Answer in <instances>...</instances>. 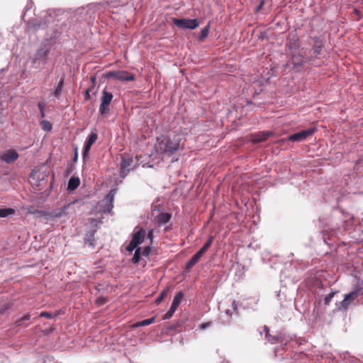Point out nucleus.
<instances>
[{"label":"nucleus","instance_id":"b1692460","mask_svg":"<svg viewBox=\"0 0 363 363\" xmlns=\"http://www.w3.org/2000/svg\"><path fill=\"white\" fill-rule=\"evenodd\" d=\"M184 294L182 291H179L176 294V295L174 297L172 305H174L175 306L178 307L179 305L181 303L182 300L183 298Z\"/></svg>","mask_w":363,"mask_h":363},{"label":"nucleus","instance_id":"dca6fc26","mask_svg":"<svg viewBox=\"0 0 363 363\" xmlns=\"http://www.w3.org/2000/svg\"><path fill=\"white\" fill-rule=\"evenodd\" d=\"M96 231V229L91 230V231L87 232L84 237L85 242L92 247L94 246V235Z\"/></svg>","mask_w":363,"mask_h":363},{"label":"nucleus","instance_id":"09e8293b","mask_svg":"<svg viewBox=\"0 0 363 363\" xmlns=\"http://www.w3.org/2000/svg\"><path fill=\"white\" fill-rule=\"evenodd\" d=\"M102 302V300L98 299V302Z\"/></svg>","mask_w":363,"mask_h":363},{"label":"nucleus","instance_id":"f8f14e48","mask_svg":"<svg viewBox=\"0 0 363 363\" xmlns=\"http://www.w3.org/2000/svg\"><path fill=\"white\" fill-rule=\"evenodd\" d=\"M72 207L71 203H68L65 205L63 207L57 208L52 212L53 217L55 218H62L64 216L67 217L69 214L68 210Z\"/></svg>","mask_w":363,"mask_h":363},{"label":"nucleus","instance_id":"c756f323","mask_svg":"<svg viewBox=\"0 0 363 363\" xmlns=\"http://www.w3.org/2000/svg\"><path fill=\"white\" fill-rule=\"evenodd\" d=\"M293 62L294 65L301 66L303 65V63L304 62L303 57L302 55L294 56L293 57Z\"/></svg>","mask_w":363,"mask_h":363},{"label":"nucleus","instance_id":"7ed1b4c3","mask_svg":"<svg viewBox=\"0 0 363 363\" xmlns=\"http://www.w3.org/2000/svg\"><path fill=\"white\" fill-rule=\"evenodd\" d=\"M213 240V237L210 236L203 246L186 262V270L191 269L199 262L203 254L211 247Z\"/></svg>","mask_w":363,"mask_h":363},{"label":"nucleus","instance_id":"2f4dec72","mask_svg":"<svg viewBox=\"0 0 363 363\" xmlns=\"http://www.w3.org/2000/svg\"><path fill=\"white\" fill-rule=\"evenodd\" d=\"M138 245L137 244H135L133 242V241L131 240L130 242H129V244L128 245L127 247H126V250L128 251V252H132L134 250H135L137 247H138Z\"/></svg>","mask_w":363,"mask_h":363},{"label":"nucleus","instance_id":"393cba45","mask_svg":"<svg viewBox=\"0 0 363 363\" xmlns=\"http://www.w3.org/2000/svg\"><path fill=\"white\" fill-rule=\"evenodd\" d=\"M40 126L43 130L47 131V132L50 131L52 128V123L47 120L42 121L40 122Z\"/></svg>","mask_w":363,"mask_h":363},{"label":"nucleus","instance_id":"37998d69","mask_svg":"<svg viewBox=\"0 0 363 363\" xmlns=\"http://www.w3.org/2000/svg\"><path fill=\"white\" fill-rule=\"evenodd\" d=\"M89 99H90V94L89 93V90H86L85 99L89 100Z\"/></svg>","mask_w":363,"mask_h":363},{"label":"nucleus","instance_id":"49530a36","mask_svg":"<svg viewBox=\"0 0 363 363\" xmlns=\"http://www.w3.org/2000/svg\"><path fill=\"white\" fill-rule=\"evenodd\" d=\"M91 80L94 81L95 80V77H91Z\"/></svg>","mask_w":363,"mask_h":363},{"label":"nucleus","instance_id":"bb28decb","mask_svg":"<svg viewBox=\"0 0 363 363\" xmlns=\"http://www.w3.org/2000/svg\"><path fill=\"white\" fill-rule=\"evenodd\" d=\"M338 293V291H333L330 293H329L324 298V303L326 306H328L331 301L333 300L334 296Z\"/></svg>","mask_w":363,"mask_h":363},{"label":"nucleus","instance_id":"0eeeda50","mask_svg":"<svg viewBox=\"0 0 363 363\" xmlns=\"http://www.w3.org/2000/svg\"><path fill=\"white\" fill-rule=\"evenodd\" d=\"M314 132L315 128H313L301 130L300 132L291 135L288 138V140L292 142H301L306 140L308 136L313 135Z\"/></svg>","mask_w":363,"mask_h":363},{"label":"nucleus","instance_id":"473e14b6","mask_svg":"<svg viewBox=\"0 0 363 363\" xmlns=\"http://www.w3.org/2000/svg\"><path fill=\"white\" fill-rule=\"evenodd\" d=\"M150 251H151V247L146 246L143 249H142L141 254L145 257H147L150 255Z\"/></svg>","mask_w":363,"mask_h":363},{"label":"nucleus","instance_id":"412c9836","mask_svg":"<svg viewBox=\"0 0 363 363\" xmlns=\"http://www.w3.org/2000/svg\"><path fill=\"white\" fill-rule=\"evenodd\" d=\"M211 26V22H209L204 28H203L201 30V34L199 36V40L203 41L208 37L209 29Z\"/></svg>","mask_w":363,"mask_h":363},{"label":"nucleus","instance_id":"f257e3e1","mask_svg":"<svg viewBox=\"0 0 363 363\" xmlns=\"http://www.w3.org/2000/svg\"><path fill=\"white\" fill-rule=\"evenodd\" d=\"M180 142L181 138L178 135H162L157 138L154 148L162 159L164 157H169L178 152Z\"/></svg>","mask_w":363,"mask_h":363},{"label":"nucleus","instance_id":"6ab92c4d","mask_svg":"<svg viewBox=\"0 0 363 363\" xmlns=\"http://www.w3.org/2000/svg\"><path fill=\"white\" fill-rule=\"evenodd\" d=\"M64 83H65V78L62 77L60 79V82L57 83V84L55 87L54 95L55 97H57V98L60 97V96L61 94V91L64 86Z\"/></svg>","mask_w":363,"mask_h":363},{"label":"nucleus","instance_id":"a878e982","mask_svg":"<svg viewBox=\"0 0 363 363\" xmlns=\"http://www.w3.org/2000/svg\"><path fill=\"white\" fill-rule=\"evenodd\" d=\"M231 307L232 309L228 308L225 310V313L230 316H231L233 314V313H237L238 306L235 301H232Z\"/></svg>","mask_w":363,"mask_h":363},{"label":"nucleus","instance_id":"ea45409f","mask_svg":"<svg viewBox=\"0 0 363 363\" xmlns=\"http://www.w3.org/2000/svg\"><path fill=\"white\" fill-rule=\"evenodd\" d=\"M211 325V322H207V323H203V324L200 325L199 328H201L202 329H206V328L210 327Z\"/></svg>","mask_w":363,"mask_h":363},{"label":"nucleus","instance_id":"8fccbe9b","mask_svg":"<svg viewBox=\"0 0 363 363\" xmlns=\"http://www.w3.org/2000/svg\"><path fill=\"white\" fill-rule=\"evenodd\" d=\"M102 302V300L98 299V302Z\"/></svg>","mask_w":363,"mask_h":363},{"label":"nucleus","instance_id":"20e7f679","mask_svg":"<svg viewBox=\"0 0 363 363\" xmlns=\"http://www.w3.org/2000/svg\"><path fill=\"white\" fill-rule=\"evenodd\" d=\"M173 23L179 28L194 30L199 26V21L188 18H173Z\"/></svg>","mask_w":363,"mask_h":363},{"label":"nucleus","instance_id":"79ce46f5","mask_svg":"<svg viewBox=\"0 0 363 363\" xmlns=\"http://www.w3.org/2000/svg\"><path fill=\"white\" fill-rule=\"evenodd\" d=\"M177 307L175 306L174 305H171V307L169 310L172 311L173 313H174L177 310Z\"/></svg>","mask_w":363,"mask_h":363},{"label":"nucleus","instance_id":"c9c22d12","mask_svg":"<svg viewBox=\"0 0 363 363\" xmlns=\"http://www.w3.org/2000/svg\"><path fill=\"white\" fill-rule=\"evenodd\" d=\"M38 108L40 110L41 116L45 117V104L43 103H40L38 104Z\"/></svg>","mask_w":363,"mask_h":363},{"label":"nucleus","instance_id":"aec40b11","mask_svg":"<svg viewBox=\"0 0 363 363\" xmlns=\"http://www.w3.org/2000/svg\"><path fill=\"white\" fill-rule=\"evenodd\" d=\"M15 213V210L11 208H0V218H6Z\"/></svg>","mask_w":363,"mask_h":363},{"label":"nucleus","instance_id":"9d476101","mask_svg":"<svg viewBox=\"0 0 363 363\" xmlns=\"http://www.w3.org/2000/svg\"><path fill=\"white\" fill-rule=\"evenodd\" d=\"M264 337L267 341L270 344H276L283 341L282 335H272L269 333V329L267 326L264 327Z\"/></svg>","mask_w":363,"mask_h":363},{"label":"nucleus","instance_id":"ddd939ff","mask_svg":"<svg viewBox=\"0 0 363 363\" xmlns=\"http://www.w3.org/2000/svg\"><path fill=\"white\" fill-rule=\"evenodd\" d=\"M18 157V153L14 150H8L1 156L2 160L8 164L16 161Z\"/></svg>","mask_w":363,"mask_h":363},{"label":"nucleus","instance_id":"a18cd8bd","mask_svg":"<svg viewBox=\"0 0 363 363\" xmlns=\"http://www.w3.org/2000/svg\"><path fill=\"white\" fill-rule=\"evenodd\" d=\"M95 222H96V220H95L91 219V223H95Z\"/></svg>","mask_w":363,"mask_h":363},{"label":"nucleus","instance_id":"6e6552de","mask_svg":"<svg viewBox=\"0 0 363 363\" xmlns=\"http://www.w3.org/2000/svg\"><path fill=\"white\" fill-rule=\"evenodd\" d=\"M133 163V160L130 157H121L120 163L121 176L122 178H125L131 169V166Z\"/></svg>","mask_w":363,"mask_h":363},{"label":"nucleus","instance_id":"423d86ee","mask_svg":"<svg viewBox=\"0 0 363 363\" xmlns=\"http://www.w3.org/2000/svg\"><path fill=\"white\" fill-rule=\"evenodd\" d=\"M108 77L114 78L119 80L120 82H130L134 81L135 77L133 74L128 72V71L118 70L109 72L107 74Z\"/></svg>","mask_w":363,"mask_h":363},{"label":"nucleus","instance_id":"1a4fd4ad","mask_svg":"<svg viewBox=\"0 0 363 363\" xmlns=\"http://www.w3.org/2000/svg\"><path fill=\"white\" fill-rule=\"evenodd\" d=\"M145 235V230L137 226L134 228L132 240L135 244L139 245L143 242Z\"/></svg>","mask_w":363,"mask_h":363},{"label":"nucleus","instance_id":"f704fd0d","mask_svg":"<svg viewBox=\"0 0 363 363\" xmlns=\"http://www.w3.org/2000/svg\"><path fill=\"white\" fill-rule=\"evenodd\" d=\"M166 296V291H163L160 294V296L156 298L155 300V302L157 303H160L164 298V296Z\"/></svg>","mask_w":363,"mask_h":363},{"label":"nucleus","instance_id":"39448f33","mask_svg":"<svg viewBox=\"0 0 363 363\" xmlns=\"http://www.w3.org/2000/svg\"><path fill=\"white\" fill-rule=\"evenodd\" d=\"M113 94L111 92L104 90L101 98L99 112L101 115H105L109 111V106L113 99Z\"/></svg>","mask_w":363,"mask_h":363},{"label":"nucleus","instance_id":"2eb2a0df","mask_svg":"<svg viewBox=\"0 0 363 363\" xmlns=\"http://www.w3.org/2000/svg\"><path fill=\"white\" fill-rule=\"evenodd\" d=\"M113 196H114V190H111L110 192L106 195L105 199L107 201V203L104 207V212H110L113 207Z\"/></svg>","mask_w":363,"mask_h":363},{"label":"nucleus","instance_id":"c85d7f7f","mask_svg":"<svg viewBox=\"0 0 363 363\" xmlns=\"http://www.w3.org/2000/svg\"><path fill=\"white\" fill-rule=\"evenodd\" d=\"M269 135H270V133H269L259 134V135L255 136L253 141L255 143L262 142V141L265 140Z\"/></svg>","mask_w":363,"mask_h":363},{"label":"nucleus","instance_id":"a211bd4d","mask_svg":"<svg viewBox=\"0 0 363 363\" xmlns=\"http://www.w3.org/2000/svg\"><path fill=\"white\" fill-rule=\"evenodd\" d=\"M155 316L152 317L148 319H145V320L137 322V323H134L133 326V328L147 326V325H149L155 322Z\"/></svg>","mask_w":363,"mask_h":363},{"label":"nucleus","instance_id":"4be33fe9","mask_svg":"<svg viewBox=\"0 0 363 363\" xmlns=\"http://www.w3.org/2000/svg\"><path fill=\"white\" fill-rule=\"evenodd\" d=\"M141 250H142V248L140 247H138L135 250V252H134L133 257L132 258V262L133 264L139 263L140 259Z\"/></svg>","mask_w":363,"mask_h":363},{"label":"nucleus","instance_id":"5701e85b","mask_svg":"<svg viewBox=\"0 0 363 363\" xmlns=\"http://www.w3.org/2000/svg\"><path fill=\"white\" fill-rule=\"evenodd\" d=\"M30 319V315L29 313H25L21 318H17L15 323L17 325H22L26 321H28Z\"/></svg>","mask_w":363,"mask_h":363},{"label":"nucleus","instance_id":"f03ea898","mask_svg":"<svg viewBox=\"0 0 363 363\" xmlns=\"http://www.w3.org/2000/svg\"><path fill=\"white\" fill-rule=\"evenodd\" d=\"M363 294V289L359 285H357L350 292L344 296V298L340 302L335 303L337 311H346L349 308L354 305V301Z\"/></svg>","mask_w":363,"mask_h":363},{"label":"nucleus","instance_id":"de8ad7c7","mask_svg":"<svg viewBox=\"0 0 363 363\" xmlns=\"http://www.w3.org/2000/svg\"><path fill=\"white\" fill-rule=\"evenodd\" d=\"M262 4H263L262 3V4H260V6H259V9L262 7Z\"/></svg>","mask_w":363,"mask_h":363},{"label":"nucleus","instance_id":"a19ab883","mask_svg":"<svg viewBox=\"0 0 363 363\" xmlns=\"http://www.w3.org/2000/svg\"><path fill=\"white\" fill-rule=\"evenodd\" d=\"M28 212L30 214H35L36 213H40V211H37V210H35L33 207H30L28 209Z\"/></svg>","mask_w":363,"mask_h":363},{"label":"nucleus","instance_id":"cd10ccee","mask_svg":"<svg viewBox=\"0 0 363 363\" xmlns=\"http://www.w3.org/2000/svg\"><path fill=\"white\" fill-rule=\"evenodd\" d=\"M97 138H98L97 134L96 133L92 132V133H91L88 135V137L86 139L85 142L86 143L90 144V145H92L95 143V141L96 140Z\"/></svg>","mask_w":363,"mask_h":363},{"label":"nucleus","instance_id":"4c0bfd02","mask_svg":"<svg viewBox=\"0 0 363 363\" xmlns=\"http://www.w3.org/2000/svg\"><path fill=\"white\" fill-rule=\"evenodd\" d=\"M174 313H173L172 311L169 310L163 316V320H167L172 317Z\"/></svg>","mask_w":363,"mask_h":363},{"label":"nucleus","instance_id":"58836bf2","mask_svg":"<svg viewBox=\"0 0 363 363\" xmlns=\"http://www.w3.org/2000/svg\"><path fill=\"white\" fill-rule=\"evenodd\" d=\"M154 230L152 229V230H148V233H147V238L150 240V241L152 240L153 238H154Z\"/></svg>","mask_w":363,"mask_h":363},{"label":"nucleus","instance_id":"f3484780","mask_svg":"<svg viewBox=\"0 0 363 363\" xmlns=\"http://www.w3.org/2000/svg\"><path fill=\"white\" fill-rule=\"evenodd\" d=\"M79 179L78 177H72L68 181L67 189L69 190H74L79 186Z\"/></svg>","mask_w":363,"mask_h":363},{"label":"nucleus","instance_id":"7c9ffc66","mask_svg":"<svg viewBox=\"0 0 363 363\" xmlns=\"http://www.w3.org/2000/svg\"><path fill=\"white\" fill-rule=\"evenodd\" d=\"M91 147V145L88 144L86 142H84V148H83V157H84L87 155Z\"/></svg>","mask_w":363,"mask_h":363},{"label":"nucleus","instance_id":"c03bdc74","mask_svg":"<svg viewBox=\"0 0 363 363\" xmlns=\"http://www.w3.org/2000/svg\"><path fill=\"white\" fill-rule=\"evenodd\" d=\"M348 217H349V218H350V219H351V220H352V219L354 218V216H350V215H349V216H348Z\"/></svg>","mask_w":363,"mask_h":363},{"label":"nucleus","instance_id":"9b49d317","mask_svg":"<svg viewBox=\"0 0 363 363\" xmlns=\"http://www.w3.org/2000/svg\"><path fill=\"white\" fill-rule=\"evenodd\" d=\"M171 217L172 215L169 213H161L155 218V220L158 226H162L169 222Z\"/></svg>","mask_w":363,"mask_h":363},{"label":"nucleus","instance_id":"72a5a7b5","mask_svg":"<svg viewBox=\"0 0 363 363\" xmlns=\"http://www.w3.org/2000/svg\"><path fill=\"white\" fill-rule=\"evenodd\" d=\"M39 317H41V318L43 317V318H47L51 319V318H52V315L50 313H48L46 311H43L40 313Z\"/></svg>","mask_w":363,"mask_h":363},{"label":"nucleus","instance_id":"4468645a","mask_svg":"<svg viewBox=\"0 0 363 363\" xmlns=\"http://www.w3.org/2000/svg\"><path fill=\"white\" fill-rule=\"evenodd\" d=\"M314 45L313 46V51L314 56L317 57L321 52L322 48L323 47V41L318 37L313 38Z\"/></svg>","mask_w":363,"mask_h":363},{"label":"nucleus","instance_id":"e433bc0d","mask_svg":"<svg viewBox=\"0 0 363 363\" xmlns=\"http://www.w3.org/2000/svg\"><path fill=\"white\" fill-rule=\"evenodd\" d=\"M33 28L35 30H38L40 28H44L45 27V23H33Z\"/></svg>","mask_w":363,"mask_h":363}]
</instances>
